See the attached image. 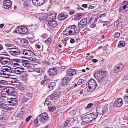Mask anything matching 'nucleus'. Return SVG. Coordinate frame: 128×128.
<instances>
[{
  "instance_id": "2f4dec72",
  "label": "nucleus",
  "mask_w": 128,
  "mask_h": 128,
  "mask_svg": "<svg viewBox=\"0 0 128 128\" xmlns=\"http://www.w3.org/2000/svg\"><path fill=\"white\" fill-rule=\"evenodd\" d=\"M20 42L22 45L24 46H26L28 45V42L26 39H23L21 40Z\"/></svg>"
},
{
  "instance_id": "423d86ee",
  "label": "nucleus",
  "mask_w": 128,
  "mask_h": 128,
  "mask_svg": "<svg viewBox=\"0 0 128 128\" xmlns=\"http://www.w3.org/2000/svg\"><path fill=\"white\" fill-rule=\"evenodd\" d=\"M74 29L72 26L67 28L65 31H64V34L66 36L72 35L75 34Z\"/></svg>"
},
{
  "instance_id": "5fc2aeb1",
  "label": "nucleus",
  "mask_w": 128,
  "mask_h": 128,
  "mask_svg": "<svg viewBox=\"0 0 128 128\" xmlns=\"http://www.w3.org/2000/svg\"><path fill=\"white\" fill-rule=\"evenodd\" d=\"M32 117V116H29L26 118L25 120L26 122H28L30 119Z\"/></svg>"
},
{
  "instance_id": "9d476101",
  "label": "nucleus",
  "mask_w": 128,
  "mask_h": 128,
  "mask_svg": "<svg viewBox=\"0 0 128 128\" xmlns=\"http://www.w3.org/2000/svg\"><path fill=\"white\" fill-rule=\"evenodd\" d=\"M12 4V2L10 0H4L3 2L2 6L3 8L6 9H9V8L11 9V6Z\"/></svg>"
},
{
  "instance_id": "7c9ffc66",
  "label": "nucleus",
  "mask_w": 128,
  "mask_h": 128,
  "mask_svg": "<svg viewBox=\"0 0 128 128\" xmlns=\"http://www.w3.org/2000/svg\"><path fill=\"white\" fill-rule=\"evenodd\" d=\"M82 13H79L76 14L74 16V20H80L82 18Z\"/></svg>"
},
{
  "instance_id": "c03bdc74",
  "label": "nucleus",
  "mask_w": 128,
  "mask_h": 128,
  "mask_svg": "<svg viewBox=\"0 0 128 128\" xmlns=\"http://www.w3.org/2000/svg\"><path fill=\"white\" fill-rule=\"evenodd\" d=\"M33 71L36 72L38 73H40V68H34L33 69Z\"/></svg>"
},
{
  "instance_id": "13d9d810",
  "label": "nucleus",
  "mask_w": 128,
  "mask_h": 128,
  "mask_svg": "<svg viewBox=\"0 0 128 128\" xmlns=\"http://www.w3.org/2000/svg\"><path fill=\"white\" fill-rule=\"evenodd\" d=\"M39 1V3L41 5L43 4L44 2V0H37Z\"/></svg>"
},
{
  "instance_id": "c85d7f7f",
  "label": "nucleus",
  "mask_w": 128,
  "mask_h": 128,
  "mask_svg": "<svg viewBox=\"0 0 128 128\" xmlns=\"http://www.w3.org/2000/svg\"><path fill=\"white\" fill-rule=\"evenodd\" d=\"M72 28L74 30L75 34L79 33L81 28H80L79 26H76V25H73L72 26Z\"/></svg>"
},
{
  "instance_id": "20e7f679",
  "label": "nucleus",
  "mask_w": 128,
  "mask_h": 128,
  "mask_svg": "<svg viewBox=\"0 0 128 128\" xmlns=\"http://www.w3.org/2000/svg\"><path fill=\"white\" fill-rule=\"evenodd\" d=\"M47 21L48 22V24L51 28H54L58 25L57 22L55 21V19L53 18L52 16H48L46 18Z\"/></svg>"
},
{
  "instance_id": "473e14b6",
  "label": "nucleus",
  "mask_w": 128,
  "mask_h": 128,
  "mask_svg": "<svg viewBox=\"0 0 128 128\" xmlns=\"http://www.w3.org/2000/svg\"><path fill=\"white\" fill-rule=\"evenodd\" d=\"M125 43L124 41H120L119 42L118 46L120 47L124 46L125 45Z\"/></svg>"
},
{
  "instance_id": "4468645a",
  "label": "nucleus",
  "mask_w": 128,
  "mask_h": 128,
  "mask_svg": "<svg viewBox=\"0 0 128 128\" xmlns=\"http://www.w3.org/2000/svg\"><path fill=\"white\" fill-rule=\"evenodd\" d=\"M68 14L65 12H63L59 14L58 16V19L60 20H62L68 17Z\"/></svg>"
},
{
  "instance_id": "0e129e2a",
  "label": "nucleus",
  "mask_w": 128,
  "mask_h": 128,
  "mask_svg": "<svg viewBox=\"0 0 128 128\" xmlns=\"http://www.w3.org/2000/svg\"><path fill=\"white\" fill-rule=\"evenodd\" d=\"M69 122V121L68 120H66L65 121L64 126H68V124Z\"/></svg>"
},
{
  "instance_id": "58836bf2",
  "label": "nucleus",
  "mask_w": 128,
  "mask_h": 128,
  "mask_svg": "<svg viewBox=\"0 0 128 128\" xmlns=\"http://www.w3.org/2000/svg\"><path fill=\"white\" fill-rule=\"evenodd\" d=\"M7 82L2 80H0V86L6 84Z\"/></svg>"
},
{
  "instance_id": "338daca9",
  "label": "nucleus",
  "mask_w": 128,
  "mask_h": 128,
  "mask_svg": "<svg viewBox=\"0 0 128 128\" xmlns=\"http://www.w3.org/2000/svg\"><path fill=\"white\" fill-rule=\"evenodd\" d=\"M4 70L7 72H12V70L10 69H9L8 68H5Z\"/></svg>"
},
{
  "instance_id": "603ef678",
  "label": "nucleus",
  "mask_w": 128,
  "mask_h": 128,
  "mask_svg": "<svg viewBox=\"0 0 128 128\" xmlns=\"http://www.w3.org/2000/svg\"><path fill=\"white\" fill-rule=\"evenodd\" d=\"M120 36V34L119 32H116L114 34V37L116 38H118Z\"/></svg>"
},
{
  "instance_id": "7ed1b4c3",
  "label": "nucleus",
  "mask_w": 128,
  "mask_h": 128,
  "mask_svg": "<svg viewBox=\"0 0 128 128\" xmlns=\"http://www.w3.org/2000/svg\"><path fill=\"white\" fill-rule=\"evenodd\" d=\"M97 86L96 81L94 79L90 80L88 82V87L87 91L88 92H91L94 91Z\"/></svg>"
},
{
  "instance_id": "6e6d98bb",
  "label": "nucleus",
  "mask_w": 128,
  "mask_h": 128,
  "mask_svg": "<svg viewBox=\"0 0 128 128\" xmlns=\"http://www.w3.org/2000/svg\"><path fill=\"white\" fill-rule=\"evenodd\" d=\"M3 99L1 97H0V106H2L3 104Z\"/></svg>"
},
{
  "instance_id": "4be33fe9",
  "label": "nucleus",
  "mask_w": 128,
  "mask_h": 128,
  "mask_svg": "<svg viewBox=\"0 0 128 128\" xmlns=\"http://www.w3.org/2000/svg\"><path fill=\"white\" fill-rule=\"evenodd\" d=\"M76 73V71L74 69H69L66 72V76H72L75 75Z\"/></svg>"
},
{
  "instance_id": "ddd939ff",
  "label": "nucleus",
  "mask_w": 128,
  "mask_h": 128,
  "mask_svg": "<svg viewBox=\"0 0 128 128\" xmlns=\"http://www.w3.org/2000/svg\"><path fill=\"white\" fill-rule=\"evenodd\" d=\"M14 60L21 62L22 65L25 67H28L30 66V63L29 61L21 60Z\"/></svg>"
},
{
  "instance_id": "f704fd0d",
  "label": "nucleus",
  "mask_w": 128,
  "mask_h": 128,
  "mask_svg": "<svg viewBox=\"0 0 128 128\" xmlns=\"http://www.w3.org/2000/svg\"><path fill=\"white\" fill-rule=\"evenodd\" d=\"M29 52H32L30 50H25L23 51V54H25L26 56H27L28 57V56L30 55V54H29L28 53Z\"/></svg>"
},
{
  "instance_id": "5701e85b",
  "label": "nucleus",
  "mask_w": 128,
  "mask_h": 128,
  "mask_svg": "<svg viewBox=\"0 0 128 128\" xmlns=\"http://www.w3.org/2000/svg\"><path fill=\"white\" fill-rule=\"evenodd\" d=\"M10 54L12 55L15 56L20 54V50L17 49H15L14 50H12L9 52Z\"/></svg>"
},
{
  "instance_id": "bb28decb",
  "label": "nucleus",
  "mask_w": 128,
  "mask_h": 128,
  "mask_svg": "<svg viewBox=\"0 0 128 128\" xmlns=\"http://www.w3.org/2000/svg\"><path fill=\"white\" fill-rule=\"evenodd\" d=\"M93 19L94 18H90L88 22L89 24H91L90 25V27L92 28H95L96 26V23L93 22Z\"/></svg>"
},
{
  "instance_id": "cd10ccee",
  "label": "nucleus",
  "mask_w": 128,
  "mask_h": 128,
  "mask_svg": "<svg viewBox=\"0 0 128 128\" xmlns=\"http://www.w3.org/2000/svg\"><path fill=\"white\" fill-rule=\"evenodd\" d=\"M14 60H19V59H14L11 60V63L10 64L13 66H18L20 65L19 64H18L17 62H18L19 63H21V62H19L17 61H15Z\"/></svg>"
},
{
  "instance_id": "4c0bfd02",
  "label": "nucleus",
  "mask_w": 128,
  "mask_h": 128,
  "mask_svg": "<svg viewBox=\"0 0 128 128\" xmlns=\"http://www.w3.org/2000/svg\"><path fill=\"white\" fill-rule=\"evenodd\" d=\"M52 42V39L50 38H48L45 41V43L47 44H50Z\"/></svg>"
},
{
  "instance_id": "72a5a7b5",
  "label": "nucleus",
  "mask_w": 128,
  "mask_h": 128,
  "mask_svg": "<svg viewBox=\"0 0 128 128\" xmlns=\"http://www.w3.org/2000/svg\"><path fill=\"white\" fill-rule=\"evenodd\" d=\"M8 102L10 104L11 106H15L17 103V101L14 100L12 101V100H9Z\"/></svg>"
},
{
  "instance_id": "9b49d317",
  "label": "nucleus",
  "mask_w": 128,
  "mask_h": 128,
  "mask_svg": "<svg viewBox=\"0 0 128 128\" xmlns=\"http://www.w3.org/2000/svg\"><path fill=\"white\" fill-rule=\"evenodd\" d=\"M11 60L9 58H6L3 57L0 58V62L2 64H10L11 63Z\"/></svg>"
},
{
  "instance_id": "412c9836",
  "label": "nucleus",
  "mask_w": 128,
  "mask_h": 128,
  "mask_svg": "<svg viewBox=\"0 0 128 128\" xmlns=\"http://www.w3.org/2000/svg\"><path fill=\"white\" fill-rule=\"evenodd\" d=\"M56 84L55 82H51L48 84L46 86L48 88L49 91H50L55 88Z\"/></svg>"
},
{
  "instance_id": "2eb2a0df",
  "label": "nucleus",
  "mask_w": 128,
  "mask_h": 128,
  "mask_svg": "<svg viewBox=\"0 0 128 128\" xmlns=\"http://www.w3.org/2000/svg\"><path fill=\"white\" fill-rule=\"evenodd\" d=\"M49 75L52 77L56 74L57 71V69L54 68H49L48 71Z\"/></svg>"
},
{
  "instance_id": "de8ad7c7",
  "label": "nucleus",
  "mask_w": 128,
  "mask_h": 128,
  "mask_svg": "<svg viewBox=\"0 0 128 128\" xmlns=\"http://www.w3.org/2000/svg\"><path fill=\"white\" fill-rule=\"evenodd\" d=\"M69 14L70 15H72L74 13V11L72 9H71L68 10Z\"/></svg>"
},
{
  "instance_id": "ea45409f",
  "label": "nucleus",
  "mask_w": 128,
  "mask_h": 128,
  "mask_svg": "<svg viewBox=\"0 0 128 128\" xmlns=\"http://www.w3.org/2000/svg\"><path fill=\"white\" fill-rule=\"evenodd\" d=\"M93 105L92 103H90L88 104L86 106L84 107V108L85 110H86L89 108H91Z\"/></svg>"
},
{
  "instance_id": "f3484780",
  "label": "nucleus",
  "mask_w": 128,
  "mask_h": 128,
  "mask_svg": "<svg viewBox=\"0 0 128 128\" xmlns=\"http://www.w3.org/2000/svg\"><path fill=\"white\" fill-rule=\"evenodd\" d=\"M124 66L122 64H120L118 66H116L114 69L112 70L113 72L115 73H118L120 72L122 69L124 68Z\"/></svg>"
},
{
  "instance_id": "393cba45",
  "label": "nucleus",
  "mask_w": 128,
  "mask_h": 128,
  "mask_svg": "<svg viewBox=\"0 0 128 128\" xmlns=\"http://www.w3.org/2000/svg\"><path fill=\"white\" fill-rule=\"evenodd\" d=\"M14 88L13 87H7L6 88L4 89V91L6 92V94L9 95L13 90H14Z\"/></svg>"
},
{
  "instance_id": "37998d69",
  "label": "nucleus",
  "mask_w": 128,
  "mask_h": 128,
  "mask_svg": "<svg viewBox=\"0 0 128 128\" xmlns=\"http://www.w3.org/2000/svg\"><path fill=\"white\" fill-rule=\"evenodd\" d=\"M123 98L124 102L128 103V96L125 95L124 96Z\"/></svg>"
},
{
  "instance_id": "69168bd1",
  "label": "nucleus",
  "mask_w": 128,
  "mask_h": 128,
  "mask_svg": "<svg viewBox=\"0 0 128 128\" xmlns=\"http://www.w3.org/2000/svg\"><path fill=\"white\" fill-rule=\"evenodd\" d=\"M38 1L37 0H32V2L33 4L35 5V4H36V3H37Z\"/></svg>"
},
{
  "instance_id": "052dcab7",
  "label": "nucleus",
  "mask_w": 128,
  "mask_h": 128,
  "mask_svg": "<svg viewBox=\"0 0 128 128\" xmlns=\"http://www.w3.org/2000/svg\"><path fill=\"white\" fill-rule=\"evenodd\" d=\"M88 8V9H91L94 8H95V7L94 6L89 5Z\"/></svg>"
},
{
  "instance_id": "bf43d9fd",
  "label": "nucleus",
  "mask_w": 128,
  "mask_h": 128,
  "mask_svg": "<svg viewBox=\"0 0 128 128\" xmlns=\"http://www.w3.org/2000/svg\"><path fill=\"white\" fill-rule=\"evenodd\" d=\"M59 97V96H53V97H50L51 98L52 100H55L57 99Z\"/></svg>"
},
{
  "instance_id": "3c124183",
  "label": "nucleus",
  "mask_w": 128,
  "mask_h": 128,
  "mask_svg": "<svg viewBox=\"0 0 128 128\" xmlns=\"http://www.w3.org/2000/svg\"><path fill=\"white\" fill-rule=\"evenodd\" d=\"M25 97L24 96H20L19 97V99L20 100L21 102L24 99Z\"/></svg>"
},
{
  "instance_id": "8fccbe9b",
  "label": "nucleus",
  "mask_w": 128,
  "mask_h": 128,
  "mask_svg": "<svg viewBox=\"0 0 128 128\" xmlns=\"http://www.w3.org/2000/svg\"><path fill=\"white\" fill-rule=\"evenodd\" d=\"M119 23V21L118 20L116 21V22H114V26H115L116 27L118 25Z\"/></svg>"
},
{
  "instance_id": "4d7b16f0",
  "label": "nucleus",
  "mask_w": 128,
  "mask_h": 128,
  "mask_svg": "<svg viewBox=\"0 0 128 128\" xmlns=\"http://www.w3.org/2000/svg\"><path fill=\"white\" fill-rule=\"evenodd\" d=\"M41 44L39 43L38 44H37L36 45V48L38 49H40L41 47Z\"/></svg>"
},
{
  "instance_id": "a19ab883",
  "label": "nucleus",
  "mask_w": 128,
  "mask_h": 128,
  "mask_svg": "<svg viewBox=\"0 0 128 128\" xmlns=\"http://www.w3.org/2000/svg\"><path fill=\"white\" fill-rule=\"evenodd\" d=\"M16 80V79L15 78H12L11 80H10L9 82H10V83L12 84H13L16 82L17 81Z\"/></svg>"
},
{
  "instance_id": "f03ea898",
  "label": "nucleus",
  "mask_w": 128,
  "mask_h": 128,
  "mask_svg": "<svg viewBox=\"0 0 128 128\" xmlns=\"http://www.w3.org/2000/svg\"><path fill=\"white\" fill-rule=\"evenodd\" d=\"M106 74V71L99 70L94 73V77L97 80L99 83L101 84V85L102 82V80L105 77Z\"/></svg>"
},
{
  "instance_id": "e433bc0d",
  "label": "nucleus",
  "mask_w": 128,
  "mask_h": 128,
  "mask_svg": "<svg viewBox=\"0 0 128 128\" xmlns=\"http://www.w3.org/2000/svg\"><path fill=\"white\" fill-rule=\"evenodd\" d=\"M85 80H83L82 79H79L78 82V84L79 85H80L82 83H84L85 82Z\"/></svg>"
},
{
  "instance_id": "a211bd4d",
  "label": "nucleus",
  "mask_w": 128,
  "mask_h": 128,
  "mask_svg": "<svg viewBox=\"0 0 128 128\" xmlns=\"http://www.w3.org/2000/svg\"><path fill=\"white\" fill-rule=\"evenodd\" d=\"M123 102L121 98H119L116 100L114 102V105L117 107H120L123 104Z\"/></svg>"
},
{
  "instance_id": "aec40b11",
  "label": "nucleus",
  "mask_w": 128,
  "mask_h": 128,
  "mask_svg": "<svg viewBox=\"0 0 128 128\" xmlns=\"http://www.w3.org/2000/svg\"><path fill=\"white\" fill-rule=\"evenodd\" d=\"M24 70L23 68H21L20 67H17L15 68L13 72L16 74H20L24 72Z\"/></svg>"
},
{
  "instance_id": "1a4fd4ad",
  "label": "nucleus",
  "mask_w": 128,
  "mask_h": 128,
  "mask_svg": "<svg viewBox=\"0 0 128 128\" xmlns=\"http://www.w3.org/2000/svg\"><path fill=\"white\" fill-rule=\"evenodd\" d=\"M90 117L88 114L83 116L81 118L82 121L81 123L83 125L85 123H87L92 121Z\"/></svg>"
},
{
  "instance_id": "f257e3e1",
  "label": "nucleus",
  "mask_w": 128,
  "mask_h": 128,
  "mask_svg": "<svg viewBox=\"0 0 128 128\" xmlns=\"http://www.w3.org/2000/svg\"><path fill=\"white\" fill-rule=\"evenodd\" d=\"M49 120L50 117L48 114L45 112L41 113L34 120L35 125L38 126Z\"/></svg>"
},
{
  "instance_id": "39448f33",
  "label": "nucleus",
  "mask_w": 128,
  "mask_h": 128,
  "mask_svg": "<svg viewBox=\"0 0 128 128\" xmlns=\"http://www.w3.org/2000/svg\"><path fill=\"white\" fill-rule=\"evenodd\" d=\"M68 77H64L61 81L60 85L63 88H67L69 86L70 81Z\"/></svg>"
},
{
  "instance_id": "6e6552de",
  "label": "nucleus",
  "mask_w": 128,
  "mask_h": 128,
  "mask_svg": "<svg viewBox=\"0 0 128 128\" xmlns=\"http://www.w3.org/2000/svg\"><path fill=\"white\" fill-rule=\"evenodd\" d=\"M87 18H84L82 19L80 21L78 24V26L81 28H83L87 25Z\"/></svg>"
},
{
  "instance_id": "a878e982",
  "label": "nucleus",
  "mask_w": 128,
  "mask_h": 128,
  "mask_svg": "<svg viewBox=\"0 0 128 128\" xmlns=\"http://www.w3.org/2000/svg\"><path fill=\"white\" fill-rule=\"evenodd\" d=\"M90 117V118L92 121L96 119L98 115L96 112H94L92 113L88 114Z\"/></svg>"
},
{
  "instance_id": "b1692460",
  "label": "nucleus",
  "mask_w": 128,
  "mask_h": 128,
  "mask_svg": "<svg viewBox=\"0 0 128 128\" xmlns=\"http://www.w3.org/2000/svg\"><path fill=\"white\" fill-rule=\"evenodd\" d=\"M18 29L19 31L23 34H26L28 31L26 27L25 26H20L18 27Z\"/></svg>"
},
{
  "instance_id": "680f3d73",
  "label": "nucleus",
  "mask_w": 128,
  "mask_h": 128,
  "mask_svg": "<svg viewBox=\"0 0 128 128\" xmlns=\"http://www.w3.org/2000/svg\"><path fill=\"white\" fill-rule=\"evenodd\" d=\"M82 6L85 8H86L88 7V4H83L82 5Z\"/></svg>"
},
{
  "instance_id": "a18cd8bd",
  "label": "nucleus",
  "mask_w": 128,
  "mask_h": 128,
  "mask_svg": "<svg viewBox=\"0 0 128 128\" xmlns=\"http://www.w3.org/2000/svg\"><path fill=\"white\" fill-rule=\"evenodd\" d=\"M56 109V108L55 106H52L49 109V111L52 112H53Z\"/></svg>"
},
{
  "instance_id": "09e8293b",
  "label": "nucleus",
  "mask_w": 128,
  "mask_h": 128,
  "mask_svg": "<svg viewBox=\"0 0 128 128\" xmlns=\"http://www.w3.org/2000/svg\"><path fill=\"white\" fill-rule=\"evenodd\" d=\"M1 54L2 55H3V56H2L0 57V58H2L3 57H5L6 58H9L8 56H9L8 55V54Z\"/></svg>"
},
{
  "instance_id": "864d4df0",
  "label": "nucleus",
  "mask_w": 128,
  "mask_h": 128,
  "mask_svg": "<svg viewBox=\"0 0 128 128\" xmlns=\"http://www.w3.org/2000/svg\"><path fill=\"white\" fill-rule=\"evenodd\" d=\"M28 100V99L26 97L22 101V102L23 103L27 102Z\"/></svg>"
},
{
  "instance_id": "c756f323",
  "label": "nucleus",
  "mask_w": 128,
  "mask_h": 128,
  "mask_svg": "<svg viewBox=\"0 0 128 128\" xmlns=\"http://www.w3.org/2000/svg\"><path fill=\"white\" fill-rule=\"evenodd\" d=\"M71 123L72 124L76 125L78 123V118L77 117H74L71 119Z\"/></svg>"
},
{
  "instance_id": "e2e57ef3",
  "label": "nucleus",
  "mask_w": 128,
  "mask_h": 128,
  "mask_svg": "<svg viewBox=\"0 0 128 128\" xmlns=\"http://www.w3.org/2000/svg\"><path fill=\"white\" fill-rule=\"evenodd\" d=\"M39 1H38L37 3H36V4H35V6H41V4H40L39 3Z\"/></svg>"
},
{
  "instance_id": "79ce46f5",
  "label": "nucleus",
  "mask_w": 128,
  "mask_h": 128,
  "mask_svg": "<svg viewBox=\"0 0 128 128\" xmlns=\"http://www.w3.org/2000/svg\"><path fill=\"white\" fill-rule=\"evenodd\" d=\"M76 112L75 110H73L70 111V115L71 116H73L76 114Z\"/></svg>"
},
{
  "instance_id": "dca6fc26",
  "label": "nucleus",
  "mask_w": 128,
  "mask_h": 128,
  "mask_svg": "<svg viewBox=\"0 0 128 128\" xmlns=\"http://www.w3.org/2000/svg\"><path fill=\"white\" fill-rule=\"evenodd\" d=\"M105 108L103 106H99L96 109V112L99 115L102 114L104 111Z\"/></svg>"
},
{
  "instance_id": "49530a36",
  "label": "nucleus",
  "mask_w": 128,
  "mask_h": 128,
  "mask_svg": "<svg viewBox=\"0 0 128 128\" xmlns=\"http://www.w3.org/2000/svg\"><path fill=\"white\" fill-rule=\"evenodd\" d=\"M16 92L15 91V90H13V91L12 92H11V93L9 95L10 96H14L16 95Z\"/></svg>"
},
{
  "instance_id": "0eeeda50",
  "label": "nucleus",
  "mask_w": 128,
  "mask_h": 128,
  "mask_svg": "<svg viewBox=\"0 0 128 128\" xmlns=\"http://www.w3.org/2000/svg\"><path fill=\"white\" fill-rule=\"evenodd\" d=\"M25 114L26 112L25 111H22L17 114H15L13 116V117L14 118L17 120H19L22 119Z\"/></svg>"
},
{
  "instance_id": "6ab92c4d",
  "label": "nucleus",
  "mask_w": 128,
  "mask_h": 128,
  "mask_svg": "<svg viewBox=\"0 0 128 128\" xmlns=\"http://www.w3.org/2000/svg\"><path fill=\"white\" fill-rule=\"evenodd\" d=\"M29 52L28 53L30 54V55L28 56V57H25V58L28 59L30 60L34 61L36 60V59L35 58L36 56L35 54L32 52Z\"/></svg>"
},
{
  "instance_id": "f8f14e48",
  "label": "nucleus",
  "mask_w": 128,
  "mask_h": 128,
  "mask_svg": "<svg viewBox=\"0 0 128 128\" xmlns=\"http://www.w3.org/2000/svg\"><path fill=\"white\" fill-rule=\"evenodd\" d=\"M122 6L120 7V10L127 11L128 10V1L124 0L122 3Z\"/></svg>"
},
{
  "instance_id": "774afa93",
  "label": "nucleus",
  "mask_w": 128,
  "mask_h": 128,
  "mask_svg": "<svg viewBox=\"0 0 128 128\" xmlns=\"http://www.w3.org/2000/svg\"><path fill=\"white\" fill-rule=\"evenodd\" d=\"M75 42V40L74 39L71 38L70 41V42L71 44L74 43Z\"/></svg>"
},
{
  "instance_id": "c9c22d12",
  "label": "nucleus",
  "mask_w": 128,
  "mask_h": 128,
  "mask_svg": "<svg viewBox=\"0 0 128 128\" xmlns=\"http://www.w3.org/2000/svg\"><path fill=\"white\" fill-rule=\"evenodd\" d=\"M60 94L59 92H55L52 94L50 95V97H53V96H58Z\"/></svg>"
}]
</instances>
